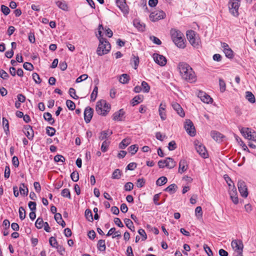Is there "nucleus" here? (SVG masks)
Returning <instances> with one entry per match:
<instances>
[{
  "instance_id": "28",
  "label": "nucleus",
  "mask_w": 256,
  "mask_h": 256,
  "mask_svg": "<svg viewBox=\"0 0 256 256\" xmlns=\"http://www.w3.org/2000/svg\"><path fill=\"white\" fill-rule=\"evenodd\" d=\"M2 126L6 134L8 135L10 133L9 124L8 121L5 118H2Z\"/></svg>"
},
{
  "instance_id": "43",
  "label": "nucleus",
  "mask_w": 256,
  "mask_h": 256,
  "mask_svg": "<svg viewBox=\"0 0 256 256\" xmlns=\"http://www.w3.org/2000/svg\"><path fill=\"white\" fill-rule=\"evenodd\" d=\"M49 243L50 245L53 248H57L58 246V243L57 240L56 238L54 236H52L50 238Z\"/></svg>"
},
{
  "instance_id": "11",
  "label": "nucleus",
  "mask_w": 256,
  "mask_h": 256,
  "mask_svg": "<svg viewBox=\"0 0 256 256\" xmlns=\"http://www.w3.org/2000/svg\"><path fill=\"white\" fill-rule=\"evenodd\" d=\"M166 16L165 13L162 11H156L152 12L150 15V20L152 22H156L164 18Z\"/></svg>"
},
{
  "instance_id": "34",
  "label": "nucleus",
  "mask_w": 256,
  "mask_h": 256,
  "mask_svg": "<svg viewBox=\"0 0 256 256\" xmlns=\"http://www.w3.org/2000/svg\"><path fill=\"white\" fill-rule=\"evenodd\" d=\"M177 188H178L176 184H173L170 185L168 186L164 190L170 192V194H174L176 192Z\"/></svg>"
},
{
  "instance_id": "42",
  "label": "nucleus",
  "mask_w": 256,
  "mask_h": 256,
  "mask_svg": "<svg viewBox=\"0 0 256 256\" xmlns=\"http://www.w3.org/2000/svg\"><path fill=\"white\" fill-rule=\"evenodd\" d=\"M110 143V142L106 140L103 142L101 146V150L102 152H104L108 150Z\"/></svg>"
},
{
  "instance_id": "56",
  "label": "nucleus",
  "mask_w": 256,
  "mask_h": 256,
  "mask_svg": "<svg viewBox=\"0 0 256 256\" xmlns=\"http://www.w3.org/2000/svg\"><path fill=\"white\" fill-rule=\"evenodd\" d=\"M124 188L125 190L130 191L131 190H132L133 189L134 184L131 182H128L125 184Z\"/></svg>"
},
{
  "instance_id": "10",
  "label": "nucleus",
  "mask_w": 256,
  "mask_h": 256,
  "mask_svg": "<svg viewBox=\"0 0 256 256\" xmlns=\"http://www.w3.org/2000/svg\"><path fill=\"white\" fill-rule=\"evenodd\" d=\"M232 246L237 253L243 252L244 244L240 240H232L231 243Z\"/></svg>"
},
{
  "instance_id": "16",
  "label": "nucleus",
  "mask_w": 256,
  "mask_h": 256,
  "mask_svg": "<svg viewBox=\"0 0 256 256\" xmlns=\"http://www.w3.org/2000/svg\"><path fill=\"white\" fill-rule=\"evenodd\" d=\"M198 96L200 98L202 101L206 104L212 103V98L203 92H200L198 94Z\"/></svg>"
},
{
  "instance_id": "40",
  "label": "nucleus",
  "mask_w": 256,
  "mask_h": 256,
  "mask_svg": "<svg viewBox=\"0 0 256 256\" xmlns=\"http://www.w3.org/2000/svg\"><path fill=\"white\" fill-rule=\"evenodd\" d=\"M85 216L86 218L90 222L93 220L92 214V211L89 209H86L85 211Z\"/></svg>"
},
{
  "instance_id": "8",
  "label": "nucleus",
  "mask_w": 256,
  "mask_h": 256,
  "mask_svg": "<svg viewBox=\"0 0 256 256\" xmlns=\"http://www.w3.org/2000/svg\"><path fill=\"white\" fill-rule=\"evenodd\" d=\"M184 128L187 133L190 136L196 135V130L192 122L190 120H186L184 124Z\"/></svg>"
},
{
  "instance_id": "5",
  "label": "nucleus",
  "mask_w": 256,
  "mask_h": 256,
  "mask_svg": "<svg viewBox=\"0 0 256 256\" xmlns=\"http://www.w3.org/2000/svg\"><path fill=\"white\" fill-rule=\"evenodd\" d=\"M240 6V1L239 0H230L228 3L230 13L234 16H238Z\"/></svg>"
},
{
  "instance_id": "23",
  "label": "nucleus",
  "mask_w": 256,
  "mask_h": 256,
  "mask_svg": "<svg viewBox=\"0 0 256 256\" xmlns=\"http://www.w3.org/2000/svg\"><path fill=\"white\" fill-rule=\"evenodd\" d=\"M56 5L60 9L64 11L68 10V6L64 0H57L55 2Z\"/></svg>"
},
{
  "instance_id": "6",
  "label": "nucleus",
  "mask_w": 256,
  "mask_h": 256,
  "mask_svg": "<svg viewBox=\"0 0 256 256\" xmlns=\"http://www.w3.org/2000/svg\"><path fill=\"white\" fill-rule=\"evenodd\" d=\"M195 148L196 152L203 158H207L208 156L206 147L198 141L194 142Z\"/></svg>"
},
{
  "instance_id": "2",
  "label": "nucleus",
  "mask_w": 256,
  "mask_h": 256,
  "mask_svg": "<svg viewBox=\"0 0 256 256\" xmlns=\"http://www.w3.org/2000/svg\"><path fill=\"white\" fill-rule=\"evenodd\" d=\"M170 34L173 42L178 47L182 48H185L184 36L180 31L176 28H172Z\"/></svg>"
},
{
  "instance_id": "53",
  "label": "nucleus",
  "mask_w": 256,
  "mask_h": 256,
  "mask_svg": "<svg viewBox=\"0 0 256 256\" xmlns=\"http://www.w3.org/2000/svg\"><path fill=\"white\" fill-rule=\"evenodd\" d=\"M1 10L2 12V13L6 16L8 15L10 12V8L4 5L1 6Z\"/></svg>"
},
{
  "instance_id": "51",
  "label": "nucleus",
  "mask_w": 256,
  "mask_h": 256,
  "mask_svg": "<svg viewBox=\"0 0 256 256\" xmlns=\"http://www.w3.org/2000/svg\"><path fill=\"white\" fill-rule=\"evenodd\" d=\"M19 216L21 220H23L26 218V211L24 208L21 206L19 208Z\"/></svg>"
},
{
  "instance_id": "35",
  "label": "nucleus",
  "mask_w": 256,
  "mask_h": 256,
  "mask_svg": "<svg viewBox=\"0 0 256 256\" xmlns=\"http://www.w3.org/2000/svg\"><path fill=\"white\" fill-rule=\"evenodd\" d=\"M130 143V138H124L120 144L119 147L121 149H124Z\"/></svg>"
},
{
  "instance_id": "57",
  "label": "nucleus",
  "mask_w": 256,
  "mask_h": 256,
  "mask_svg": "<svg viewBox=\"0 0 256 256\" xmlns=\"http://www.w3.org/2000/svg\"><path fill=\"white\" fill-rule=\"evenodd\" d=\"M69 94L70 96L74 99L77 100L78 96L76 94V90L74 88H70L69 89Z\"/></svg>"
},
{
  "instance_id": "54",
  "label": "nucleus",
  "mask_w": 256,
  "mask_h": 256,
  "mask_svg": "<svg viewBox=\"0 0 256 256\" xmlns=\"http://www.w3.org/2000/svg\"><path fill=\"white\" fill-rule=\"evenodd\" d=\"M23 67L24 69L28 70H32L34 68L33 65L30 62H26L23 64Z\"/></svg>"
},
{
  "instance_id": "13",
  "label": "nucleus",
  "mask_w": 256,
  "mask_h": 256,
  "mask_svg": "<svg viewBox=\"0 0 256 256\" xmlns=\"http://www.w3.org/2000/svg\"><path fill=\"white\" fill-rule=\"evenodd\" d=\"M116 4L124 14L128 13V7L126 4V0H116Z\"/></svg>"
},
{
  "instance_id": "21",
  "label": "nucleus",
  "mask_w": 256,
  "mask_h": 256,
  "mask_svg": "<svg viewBox=\"0 0 256 256\" xmlns=\"http://www.w3.org/2000/svg\"><path fill=\"white\" fill-rule=\"evenodd\" d=\"M166 108V104L165 103L162 102L159 106V114L162 120H164L166 118V114L165 113V109Z\"/></svg>"
},
{
  "instance_id": "26",
  "label": "nucleus",
  "mask_w": 256,
  "mask_h": 256,
  "mask_svg": "<svg viewBox=\"0 0 256 256\" xmlns=\"http://www.w3.org/2000/svg\"><path fill=\"white\" fill-rule=\"evenodd\" d=\"M44 118L45 120L47 121L51 125L54 124V119L52 118V114L48 112L44 114Z\"/></svg>"
},
{
  "instance_id": "19",
  "label": "nucleus",
  "mask_w": 256,
  "mask_h": 256,
  "mask_svg": "<svg viewBox=\"0 0 256 256\" xmlns=\"http://www.w3.org/2000/svg\"><path fill=\"white\" fill-rule=\"evenodd\" d=\"M124 114L125 112L124 110L120 109L114 114L112 119L114 120L122 121Z\"/></svg>"
},
{
  "instance_id": "47",
  "label": "nucleus",
  "mask_w": 256,
  "mask_h": 256,
  "mask_svg": "<svg viewBox=\"0 0 256 256\" xmlns=\"http://www.w3.org/2000/svg\"><path fill=\"white\" fill-rule=\"evenodd\" d=\"M134 26L140 30L143 31L144 30V26L142 25V24H140V22L136 20H134Z\"/></svg>"
},
{
  "instance_id": "20",
  "label": "nucleus",
  "mask_w": 256,
  "mask_h": 256,
  "mask_svg": "<svg viewBox=\"0 0 256 256\" xmlns=\"http://www.w3.org/2000/svg\"><path fill=\"white\" fill-rule=\"evenodd\" d=\"M24 129L26 130L25 134L30 140H32L34 136V130L32 127L30 125H26L24 126Z\"/></svg>"
},
{
  "instance_id": "27",
  "label": "nucleus",
  "mask_w": 256,
  "mask_h": 256,
  "mask_svg": "<svg viewBox=\"0 0 256 256\" xmlns=\"http://www.w3.org/2000/svg\"><path fill=\"white\" fill-rule=\"evenodd\" d=\"M143 96L138 95L134 96L131 101V104L134 106L142 101Z\"/></svg>"
},
{
  "instance_id": "30",
  "label": "nucleus",
  "mask_w": 256,
  "mask_h": 256,
  "mask_svg": "<svg viewBox=\"0 0 256 256\" xmlns=\"http://www.w3.org/2000/svg\"><path fill=\"white\" fill-rule=\"evenodd\" d=\"M98 249L101 252L106 250V246L105 244V240H100L98 241L97 244Z\"/></svg>"
},
{
  "instance_id": "38",
  "label": "nucleus",
  "mask_w": 256,
  "mask_h": 256,
  "mask_svg": "<svg viewBox=\"0 0 256 256\" xmlns=\"http://www.w3.org/2000/svg\"><path fill=\"white\" fill-rule=\"evenodd\" d=\"M168 179L166 176H161L158 179L156 182V184L157 186H161L167 182Z\"/></svg>"
},
{
  "instance_id": "39",
  "label": "nucleus",
  "mask_w": 256,
  "mask_h": 256,
  "mask_svg": "<svg viewBox=\"0 0 256 256\" xmlns=\"http://www.w3.org/2000/svg\"><path fill=\"white\" fill-rule=\"evenodd\" d=\"M56 132V130L55 128L52 127L47 126L46 128V133L48 136H54Z\"/></svg>"
},
{
  "instance_id": "31",
  "label": "nucleus",
  "mask_w": 256,
  "mask_h": 256,
  "mask_svg": "<svg viewBox=\"0 0 256 256\" xmlns=\"http://www.w3.org/2000/svg\"><path fill=\"white\" fill-rule=\"evenodd\" d=\"M246 98L250 103L254 104L256 102L255 96L250 92H246Z\"/></svg>"
},
{
  "instance_id": "37",
  "label": "nucleus",
  "mask_w": 256,
  "mask_h": 256,
  "mask_svg": "<svg viewBox=\"0 0 256 256\" xmlns=\"http://www.w3.org/2000/svg\"><path fill=\"white\" fill-rule=\"evenodd\" d=\"M223 52L224 53L226 56L228 58L232 59L234 58V52L230 48L224 50Z\"/></svg>"
},
{
  "instance_id": "32",
  "label": "nucleus",
  "mask_w": 256,
  "mask_h": 256,
  "mask_svg": "<svg viewBox=\"0 0 256 256\" xmlns=\"http://www.w3.org/2000/svg\"><path fill=\"white\" fill-rule=\"evenodd\" d=\"M240 131L243 136L247 139L248 136H249L250 134H251L252 132V130L248 128H242L240 129Z\"/></svg>"
},
{
  "instance_id": "12",
  "label": "nucleus",
  "mask_w": 256,
  "mask_h": 256,
  "mask_svg": "<svg viewBox=\"0 0 256 256\" xmlns=\"http://www.w3.org/2000/svg\"><path fill=\"white\" fill-rule=\"evenodd\" d=\"M153 58L154 62L161 66H164L166 64V59L162 55H160L158 54H153Z\"/></svg>"
},
{
  "instance_id": "59",
  "label": "nucleus",
  "mask_w": 256,
  "mask_h": 256,
  "mask_svg": "<svg viewBox=\"0 0 256 256\" xmlns=\"http://www.w3.org/2000/svg\"><path fill=\"white\" fill-rule=\"evenodd\" d=\"M88 78V74H82L80 76L76 78V83H79L84 80H86V79Z\"/></svg>"
},
{
  "instance_id": "33",
  "label": "nucleus",
  "mask_w": 256,
  "mask_h": 256,
  "mask_svg": "<svg viewBox=\"0 0 256 256\" xmlns=\"http://www.w3.org/2000/svg\"><path fill=\"white\" fill-rule=\"evenodd\" d=\"M28 188L24 184H21L20 186V192L22 195L27 196L28 194Z\"/></svg>"
},
{
  "instance_id": "24",
  "label": "nucleus",
  "mask_w": 256,
  "mask_h": 256,
  "mask_svg": "<svg viewBox=\"0 0 256 256\" xmlns=\"http://www.w3.org/2000/svg\"><path fill=\"white\" fill-rule=\"evenodd\" d=\"M112 134V130H104L100 133L99 139L101 140H104V139H106Z\"/></svg>"
},
{
  "instance_id": "1",
  "label": "nucleus",
  "mask_w": 256,
  "mask_h": 256,
  "mask_svg": "<svg viewBox=\"0 0 256 256\" xmlns=\"http://www.w3.org/2000/svg\"><path fill=\"white\" fill-rule=\"evenodd\" d=\"M178 68L182 79L190 82L196 81L195 72L189 64L184 62H180L178 64Z\"/></svg>"
},
{
  "instance_id": "44",
  "label": "nucleus",
  "mask_w": 256,
  "mask_h": 256,
  "mask_svg": "<svg viewBox=\"0 0 256 256\" xmlns=\"http://www.w3.org/2000/svg\"><path fill=\"white\" fill-rule=\"evenodd\" d=\"M141 88H142V91H143L144 92H148L150 90V86L148 84L144 81H143L142 82Z\"/></svg>"
},
{
  "instance_id": "64",
  "label": "nucleus",
  "mask_w": 256,
  "mask_h": 256,
  "mask_svg": "<svg viewBox=\"0 0 256 256\" xmlns=\"http://www.w3.org/2000/svg\"><path fill=\"white\" fill-rule=\"evenodd\" d=\"M145 184V180L144 178H139L136 182V186L138 188H142Z\"/></svg>"
},
{
  "instance_id": "4",
  "label": "nucleus",
  "mask_w": 256,
  "mask_h": 256,
  "mask_svg": "<svg viewBox=\"0 0 256 256\" xmlns=\"http://www.w3.org/2000/svg\"><path fill=\"white\" fill-rule=\"evenodd\" d=\"M110 106L105 100L98 101L96 106V110L100 115L106 116L110 111Z\"/></svg>"
},
{
  "instance_id": "48",
  "label": "nucleus",
  "mask_w": 256,
  "mask_h": 256,
  "mask_svg": "<svg viewBox=\"0 0 256 256\" xmlns=\"http://www.w3.org/2000/svg\"><path fill=\"white\" fill-rule=\"evenodd\" d=\"M138 148V146L136 144H134L130 146L128 148V150L132 154H134L137 152Z\"/></svg>"
},
{
  "instance_id": "17",
  "label": "nucleus",
  "mask_w": 256,
  "mask_h": 256,
  "mask_svg": "<svg viewBox=\"0 0 256 256\" xmlns=\"http://www.w3.org/2000/svg\"><path fill=\"white\" fill-rule=\"evenodd\" d=\"M188 164L184 159H182L180 161L178 172L180 174L185 172L188 168Z\"/></svg>"
},
{
  "instance_id": "18",
  "label": "nucleus",
  "mask_w": 256,
  "mask_h": 256,
  "mask_svg": "<svg viewBox=\"0 0 256 256\" xmlns=\"http://www.w3.org/2000/svg\"><path fill=\"white\" fill-rule=\"evenodd\" d=\"M172 106L173 108L177 112L178 114L181 117H184V112L180 104L176 102H173L172 104Z\"/></svg>"
},
{
  "instance_id": "14",
  "label": "nucleus",
  "mask_w": 256,
  "mask_h": 256,
  "mask_svg": "<svg viewBox=\"0 0 256 256\" xmlns=\"http://www.w3.org/2000/svg\"><path fill=\"white\" fill-rule=\"evenodd\" d=\"M229 194L230 199L234 204H238V196L236 189L234 186H232V188L230 189Z\"/></svg>"
},
{
  "instance_id": "62",
  "label": "nucleus",
  "mask_w": 256,
  "mask_h": 256,
  "mask_svg": "<svg viewBox=\"0 0 256 256\" xmlns=\"http://www.w3.org/2000/svg\"><path fill=\"white\" fill-rule=\"evenodd\" d=\"M54 160L56 162H64L65 160V158L62 155L57 154L54 157Z\"/></svg>"
},
{
  "instance_id": "46",
  "label": "nucleus",
  "mask_w": 256,
  "mask_h": 256,
  "mask_svg": "<svg viewBox=\"0 0 256 256\" xmlns=\"http://www.w3.org/2000/svg\"><path fill=\"white\" fill-rule=\"evenodd\" d=\"M98 92V88L96 86L94 88L93 91L90 95L91 100L94 101L96 100V99L97 97Z\"/></svg>"
},
{
  "instance_id": "45",
  "label": "nucleus",
  "mask_w": 256,
  "mask_h": 256,
  "mask_svg": "<svg viewBox=\"0 0 256 256\" xmlns=\"http://www.w3.org/2000/svg\"><path fill=\"white\" fill-rule=\"evenodd\" d=\"M61 194L64 197L71 199L70 192L68 188L64 189L62 191Z\"/></svg>"
},
{
  "instance_id": "15",
  "label": "nucleus",
  "mask_w": 256,
  "mask_h": 256,
  "mask_svg": "<svg viewBox=\"0 0 256 256\" xmlns=\"http://www.w3.org/2000/svg\"><path fill=\"white\" fill-rule=\"evenodd\" d=\"M94 110L92 108L86 107L84 112V119L86 124L89 123L92 117Z\"/></svg>"
},
{
  "instance_id": "63",
  "label": "nucleus",
  "mask_w": 256,
  "mask_h": 256,
  "mask_svg": "<svg viewBox=\"0 0 256 256\" xmlns=\"http://www.w3.org/2000/svg\"><path fill=\"white\" fill-rule=\"evenodd\" d=\"M168 150H174L176 148V144L174 141L172 140L168 144Z\"/></svg>"
},
{
  "instance_id": "29",
  "label": "nucleus",
  "mask_w": 256,
  "mask_h": 256,
  "mask_svg": "<svg viewBox=\"0 0 256 256\" xmlns=\"http://www.w3.org/2000/svg\"><path fill=\"white\" fill-rule=\"evenodd\" d=\"M130 80V76L126 74H124L120 76L119 81L122 84H127Z\"/></svg>"
},
{
  "instance_id": "9",
  "label": "nucleus",
  "mask_w": 256,
  "mask_h": 256,
  "mask_svg": "<svg viewBox=\"0 0 256 256\" xmlns=\"http://www.w3.org/2000/svg\"><path fill=\"white\" fill-rule=\"evenodd\" d=\"M238 187L241 196L246 198L248 196V191L245 182L242 180H239L238 182Z\"/></svg>"
},
{
  "instance_id": "7",
  "label": "nucleus",
  "mask_w": 256,
  "mask_h": 256,
  "mask_svg": "<svg viewBox=\"0 0 256 256\" xmlns=\"http://www.w3.org/2000/svg\"><path fill=\"white\" fill-rule=\"evenodd\" d=\"M186 37L190 44L194 47L198 46L199 39L196 36V33L192 30H188L186 32Z\"/></svg>"
},
{
  "instance_id": "61",
  "label": "nucleus",
  "mask_w": 256,
  "mask_h": 256,
  "mask_svg": "<svg viewBox=\"0 0 256 256\" xmlns=\"http://www.w3.org/2000/svg\"><path fill=\"white\" fill-rule=\"evenodd\" d=\"M0 77L3 80H6L8 78V74L5 70H0Z\"/></svg>"
},
{
  "instance_id": "25",
  "label": "nucleus",
  "mask_w": 256,
  "mask_h": 256,
  "mask_svg": "<svg viewBox=\"0 0 256 256\" xmlns=\"http://www.w3.org/2000/svg\"><path fill=\"white\" fill-rule=\"evenodd\" d=\"M166 167L168 168H172L176 165V162L174 161V159L171 158H166Z\"/></svg>"
},
{
  "instance_id": "22",
  "label": "nucleus",
  "mask_w": 256,
  "mask_h": 256,
  "mask_svg": "<svg viewBox=\"0 0 256 256\" xmlns=\"http://www.w3.org/2000/svg\"><path fill=\"white\" fill-rule=\"evenodd\" d=\"M210 136L214 140L219 142L222 140V138L224 137V136L222 134L214 130L211 132Z\"/></svg>"
},
{
  "instance_id": "3",
  "label": "nucleus",
  "mask_w": 256,
  "mask_h": 256,
  "mask_svg": "<svg viewBox=\"0 0 256 256\" xmlns=\"http://www.w3.org/2000/svg\"><path fill=\"white\" fill-rule=\"evenodd\" d=\"M98 40L100 43L96 50L97 54L100 56L107 54L111 48L110 42L104 38H98Z\"/></svg>"
},
{
  "instance_id": "60",
  "label": "nucleus",
  "mask_w": 256,
  "mask_h": 256,
  "mask_svg": "<svg viewBox=\"0 0 256 256\" xmlns=\"http://www.w3.org/2000/svg\"><path fill=\"white\" fill-rule=\"evenodd\" d=\"M204 248L208 256H212V252L210 248L207 244L204 245Z\"/></svg>"
},
{
  "instance_id": "58",
  "label": "nucleus",
  "mask_w": 256,
  "mask_h": 256,
  "mask_svg": "<svg viewBox=\"0 0 256 256\" xmlns=\"http://www.w3.org/2000/svg\"><path fill=\"white\" fill-rule=\"evenodd\" d=\"M195 214H196V216L198 218V217H202V208L200 206H197L196 208V210H195Z\"/></svg>"
},
{
  "instance_id": "36",
  "label": "nucleus",
  "mask_w": 256,
  "mask_h": 256,
  "mask_svg": "<svg viewBox=\"0 0 256 256\" xmlns=\"http://www.w3.org/2000/svg\"><path fill=\"white\" fill-rule=\"evenodd\" d=\"M122 175V173L120 172V170L119 169H116L114 170V171L113 172L112 178V179H120Z\"/></svg>"
},
{
  "instance_id": "52",
  "label": "nucleus",
  "mask_w": 256,
  "mask_h": 256,
  "mask_svg": "<svg viewBox=\"0 0 256 256\" xmlns=\"http://www.w3.org/2000/svg\"><path fill=\"white\" fill-rule=\"evenodd\" d=\"M219 85L220 87V90L221 92H223L226 90V84L224 81L220 78L219 80Z\"/></svg>"
},
{
  "instance_id": "50",
  "label": "nucleus",
  "mask_w": 256,
  "mask_h": 256,
  "mask_svg": "<svg viewBox=\"0 0 256 256\" xmlns=\"http://www.w3.org/2000/svg\"><path fill=\"white\" fill-rule=\"evenodd\" d=\"M70 178L74 182L78 181L79 180V174L78 172L76 171L73 172L70 174Z\"/></svg>"
},
{
  "instance_id": "49",
  "label": "nucleus",
  "mask_w": 256,
  "mask_h": 256,
  "mask_svg": "<svg viewBox=\"0 0 256 256\" xmlns=\"http://www.w3.org/2000/svg\"><path fill=\"white\" fill-rule=\"evenodd\" d=\"M66 105L67 107L70 110H74L75 109L76 105L71 100H67L66 101Z\"/></svg>"
},
{
  "instance_id": "55",
  "label": "nucleus",
  "mask_w": 256,
  "mask_h": 256,
  "mask_svg": "<svg viewBox=\"0 0 256 256\" xmlns=\"http://www.w3.org/2000/svg\"><path fill=\"white\" fill-rule=\"evenodd\" d=\"M32 78L36 84H40L42 82L39 75L36 72L32 74Z\"/></svg>"
},
{
  "instance_id": "41",
  "label": "nucleus",
  "mask_w": 256,
  "mask_h": 256,
  "mask_svg": "<svg viewBox=\"0 0 256 256\" xmlns=\"http://www.w3.org/2000/svg\"><path fill=\"white\" fill-rule=\"evenodd\" d=\"M44 223L42 218H38L35 222V226L38 228L40 229L43 227Z\"/></svg>"
}]
</instances>
